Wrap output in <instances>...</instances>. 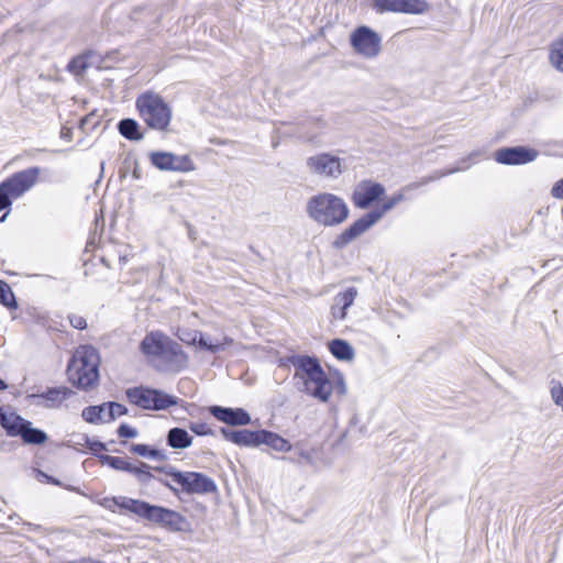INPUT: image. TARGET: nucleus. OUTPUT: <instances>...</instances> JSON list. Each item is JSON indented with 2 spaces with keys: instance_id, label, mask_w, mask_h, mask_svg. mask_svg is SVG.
<instances>
[{
  "instance_id": "1",
  "label": "nucleus",
  "mask_w": 563,
  "mask_h": 563,
  "mask_svg": "<svg viewBox=\"0 0 563 563\" xmlns=\"http://www.w3.org/2000/svg\"><path fill=\"white\" fill-rule=\"evenodd\" d=\"M287 362L294 366V377L302 380V391L327 402L332 394V382L320 365L318 358L309 355L294 354L287 357Z\"/></svg>"
},
{
  "instance_id": "2",
  "label": "nucleus",
  "mask_w": 563,
  "mask_h": 563,
  "mask_svg": "<svg viewBox=\"0 0 563 563\" xmlns=\"http://www.w3.org/2000/svg\"><path fill=\"white\" fill-rule=\"evenodd\" d=\"M308 217L318 225L334 228L344 223L350 217L346 201L331 192H319L306 203Z\"/></svg>"
},
{
  "instance_id": "3",
  "label": "nucleus",
  "mask_w": 563,
  "mask_h": 563,
  "mask_svg": "<svg viewBox=\"0 0 563 563\" xmlns=\"http://www.w3.org/2000/svg\"><path fill=\"white\" fill-rule=\"evenodd\" d=\"M100 356L91 345H81L67 365L68 380L79 389L91 388L99 379Z\"/></svg>"
},
{
  "instance_id": "4",
  "label": "nucleus",
  "mask_w": 563,
  "mask_h": 563,
  "mask_svg": "<svg viewBox=\"0 0 563 563\" xmlns=\"http://www.w3.org/2000/svg\"><path fill=\"white\" fill-rule=\"evenodd\" d=\"M404 200V195L398 192L389 197L379 208L374 209L355 220L345 230L335 236L332 246L342 250L375 225L382 217L390 211L397 203Z\"/></svg>"
},
{
  "instance_id": "5",
  "label": "nucleus",
  "mask_w": 563,
  "mask_h": 563,
  "mask_svg": "<svg viewBox=\"0 0 563 563\" xmlns=\"http://www.w3.org/2000/svg\"><path fill=\"white\" fill-rule=\"evenodd\" d=\"M136 109L145 124L155 131L166 132L172 121V109L154 92H144L136 98Z\"/></svg>"
},
{
  "instance_id": "6",
  "label": "nucleus",
  "mask_w": 563,
  "mask_h": 563,
  "mask_svg": "<svg viewBox=\"0 0 563 563\" xmlns=\"http://www.w3.org/2000/svg\"><path fill=\"white\" fill-rule=\"evenodd\" d=\"M155 471L164 473L173 478L186 494H210L217 490L214 481L198 472H180L172 465L154 467Z\"/></svg>"
},
{
  "instance_id": "7",
  "label": "nucleus",
  "mask_w": 563,
  "mask_h": 563,
  "mask_svg": "<svg viewBox=\"0 0 563 563\" xmlns=\"http://www.w3.org/2000/svg\"><path fill=\"white\" fill-rule=\"evenodd\" d=\"M128 400L144 410H164L177 405V398L159 389L143 386L128 388Z\"/></svg>"
},
{
  "instance_id": "8",
  "label": "nucleus",
  "mask_w": 563,
  "mask_h": 563,
  "mask_svg": "<svg viewBox=\"0 0 563 563\" xmlns=\"http://www.w3.org/2000/svg\"><path fill=\"white\" fill-rule=\"evenodd\" d=\"M354 51L366 58L376 57L382 49V38L377 32L366 25L356 27L350 36Z\"/></svg>"
},
{
  "instance_id": "9",
  "label": "nucleus",
  "mask_w": 563,
  "mask_h": 563,
  "mask_svg": "<svg viewBox=\"0 0 563 563\" xmlns=\"http://www.w3.org/2000/svg\"><path fill=\"white\" fill-rule=\"evenodd\" d=\"M146 520L159 525L161 527L174 532H185L189 530V521L181 514L162 507L151 505Z\"/></svg>"
},
{
  "instance_id": "10",
  "label": "nucleus",
  "mask_w": 563,
  "mask_h": 563,
  "mask_svg": "<svg viewBox=\"0 0 563 563\" xmlns=\"http://www.w3.org/2000/svg\"><path fill=\"white\" fill-rule=\"evenodd\" d=\"M151 164L159 170L191 172L195 164L187 155H176L172 152L156 151L148 154Z\"/></svg>"
},
{
  "instance_id": "11",
  "label": "nucleus",
  "mask_w": 563,
  "mask_h": 563,
  "mask_svg": "<svg viewBox=\"0 0 563 563\" xmlns=\"http://www.w3.org/2000/svg\"><path fill=\"white\" fill-rule=\"evenodd\" d=\"M41 168L37 166L14 173L1 183L13 199L21 197L29 191L37 181Z\"/></svg>"
},
{
  "instance_id": "12",
  "label": "nucleus",
  "mask_w": 563,
  "mask_h": 563,
  "mask_svg": "<svg viewBox=\"0 0 563 563\" xmlns=\"http://www.w3.org/2000/svg\"><path fill=\"white\" fill-rule=\"evenodd\" d=\"M9 437H20L25 444L40 445L47 441V434L32 422L15 413L7 430Z\"/></svg>"
},
{
  "instance_id": "13",
  "label": "nucleus",
  "mask_w": 563,
  "mask_h": 563,
  "mask_svg": "<svg viewBox=\"0 0 563 563\" xmlns=\"http://www.w3.org/2000/svg\"><path fill=\"white\" fill-rule=\"evenodd\" d=\"M385 194V187L371 179L361 180L353 189L351 201L354 207L365 210L378 201Z\"/></svg>"
},
{
  "instance_id": "14",
  "label": "nucleus",
  "mask_w": 563,
  "mask_h": 563,
  "mask_svg": "<svg viewBox=\"0 0 563 563\" xmlns=\"http://www.w3.org/2000/svg\"><path fill=\"white\" fill-rule=\"evenodd\" d=\"M102 465H108L113 470L133 474L141 484H148L153 475L150 472L151 466L144 462H140L139 466L133 465L128 460L108 454L98 455Z\"/></svg>"
},
{
  "instance_id": "15",
  "label": "nucleus",
  "mask_w": 563,
  "mask_h": 563,
  "mask_svg": "<svg viewBox=\"0 0 563 563\" xmlns=\"http://www.w3.org/2000/svg\"><path fill=\"white\" fill-rule=\"evenodd\" d=\"M307 167L312 174L332 179H336L342 174L341 159L329 153L308 157Z\"/></svg>"
},
{
  "instance_id": "16",
  "label": "nucleus",
  "mask_w": 563,
  "mask_h": 563,
  "mask_svg": "<svg viewBox=\"0 0 563 563\" xmlns=\"http://www.w3.org/2000/svg\"><path fill=\"white\" fill-rule=\"evenodd\" d=\"M538 151L525 146L503 147L495 152V159L504 165H522L533 162Z\"/></svg>"
},
{
  "instance_id": "17",
  "label": "nucleus",
  "mask_w": 563,
  "mask_h": 563,
  "mask_svg": "<svg viewBox=\"0 0 563 563\" xmlns=\"http://www.w3.org/2000/svg\"><path fill=\"white\" fill-rule=\"evenodd\" d=\"M157 360L162 362L163 369L178 372L185 367L187 355L180 344L170 339Z\"/></svg>"
},
{
  "instance_id": "18",
  "label": "nucleus",
  "mask_w": 563,
  "mask_h": 563,
  "mask_svg": "<svg viewBox=\"0 0 563 563\" xmlns=\"http://www.w3.org/2000/svg\"><path fill=\"white\" fill-rule=\"evenodd\" d=\"M209 411L217 420L228 426H246L251 422L250 413L243 408L211 406Z\"/></svg>"
},
{
  "instance_id": "19",
  "label": "nucleus",
  "mask_w": 563,
  "mask_h": 563,
  "mask_svg": "<svg viewBox=\"0 0 563 563\" xmlns=\"http://www.w3.org/2000/svg\"><path fill=\"white\" fill-rule=\"evenodd\" d=\"M74 395V391L68 387H51L41 394L29 395L27 398L35 400L34 404L43 406L48 409H56L60 407L64 400Z\"/></svg>"
},
{
  "instance_id": "20",
  "label": "nucleus",
  "mask_w": 563,
  "mask_h": 563,
  "mask_svg": "<svg viewBox=\"0 0 563 563\" xmlns=\"http://www.w3.org/2000/svg\"><path fill=\"white\" fill-rule=\"evenodd\" d=\"M358 290L356 287H347L344 291L338 292L333 297V303L330 308L331 321H343L347 317V309L354 303Z\"/></svg>"
},
{
  "instance_id": "21",
  "label": "nucleus",
  "mask_w": 563,
  "mask_h": 563,
  "mask_svg": "<svg viewBox=\"0 0 563 563\" xmlns=\"http://www.w3.org/2000/svg\"><path fill=\"white\" fill-rule=\"evenodd\" d=\"M223 438L240 446H258L261 430L251 431L247 429L231 430L228 428H221L220 430Z\"/></svg>"
},
{
  "instance_id": "22",
  "label": "nucleus",
  "mask_w": 563,
  "mask_h": 563,
  "mask_svg": "<svg viewBox=\"0 0 563 563\" xmlns=\"http://www.w3.org/2000/svg\"><path fill=\"white\" fill-rule=\"evenodd\" d=\"M169 340L170 338L162 332H151L142 340L141 351L147 356L158 358Z\"/></svg>"
},
{
  "instance_id": "23",
  "label": "nucleus",
  "mask_w": 563,
  "mask_h": 563,
  "mask_svg": "<svg viewBox=\"0 0 563 563\" xmlns=\"http://www.w3.org/2000/svg\"><path fill=\"white\" fill-rule=\"evenodd\" d=\"M106 503H111L113 506L128 510L143 519H146L151 509V504L125 496L112 497L111 499H106Z\"/></svg>"
},
{
  "instance_id": "24",
  "label": "nucleus",
  "mask_w": 563,
  "mask_h": 563,
  "mask_svg": "<svg viewBox=\"0 0 563 563\" xmlns=\"http://www.w3.org/2000/svg\"><path fill=\"white\" fill-rule=\"evenodd\" d=\"M261 444H266L278 452H289L292 448L288 440L267 430H261L260 445Z\"/></svg>"
},
{
  "instance_id": "25",
  "label": "nucleus",
  "mask_w": 563,
  "mask_h": 563,
  "mask_svg": "<svg viewBox=\"0 0 563 563\" xmlns=\"http://www.w3.org/2000/svg\"><path fill=\"white\" fill-rule=\"evenodd\" d=\"M166 442L172 449L180 450L189 448L192 443V438L185 429L176 427L167 432Z\"/></svg>"
},
{
  "instance_id": "26",
  "label": "nucleus",
  "mask_w": 563,
  "mask_h": 563,
  "mask_svg": "<svg viewBox=\"0 0 563 563\" xmlns=\"http://www.w3.org/2000/svg\"><path fill=\"white\" fill-rule=\"evenodd\" d=\"M329 350L339 361H352L355 355L353 346L342 339H334L330 341Z\"/></svg>"
},
{
  "instance_id": "27",
  "label": "nucleus",
  "mask_w": 563,
  "mask_h": 563,
  "mask_svg": "<svg viewBox=\"0 0 563 563\" xmlns=\"http://www.w3.org/2000/svg\"><path fill=\"white\" fill-rule=\"evenodd\" d=\"M119 133L129 141H141L144 134L140 131V125L134 119H122L118 123Z\"/></svg>"
},
{
  "instance_id": "28",
  "label": "nucleus",
  "mask_w": 563,
  "mask_h": 563,
  "mask_svg": "<svg viewBox=\"0 0 563 563\" xmlns=\"http://www.w3.org/2000/svg\"><path fill=\"white\" fill-rule=\"evenodd\" d=\"M192 342L194 343H198L199 347L202 349V350H206V351H209L211 353H218L222 350H224L225 345H231L232 344V339L225 336L223 339V342H211L209 341L208 336L206 334H203L202 332H196L194 339H192Z\"/></svg>"
},
{
  "instance_id": "29",
  "label": "nucleus",
  "mask_w": 563,
  "mask_h": 563,
  "mask_svg": "<svg viewBox=\"0 0 563 563\" xmlns=\"http://www.w3.org/2000/svg\"><path fill=\"white\" fill-rule=\"evenodd\" d=\"M81 417L86 422L100 423L107 421V405L106 402L98 406H88L84 408Z\"/></svg>"
},
{
  "instance_id": "30",
  "label": "nucleus",
  "mask_w": 563,
  "mask_h": 563,
  "mask_svg": "<svg viewBox=\"0 0 563 563\" xmlns=\"http://www.w3.org/2000/svg\"><path fill=\"white\" fill-rule=\"evenodd\" d=\"M549 59L556 70L563 73V35L552 42Z\"/></svg>"
},
{
  "instance_id": "31",
  "label": "nucleus",
  "mask_w": 563,
  "mask_h": 563,
  "mask_svg": "<svg viewBox=\"0 0 563 563\" xmlns=\"http://www.w3.org/2000/svg\"><path fill=\"white\" fill-rule=\"evenodd\" d=\"M130 452L137 454L140 456L150 457L158 461H165L167 459L164 452L153 449L147 444H132L130 446Z\"/></svg>"
},
{
  "instance_id": "32",
  "label": "nucleus",
  "mask_w": 563,
  "mask_h": 563,
  "mask_svg": "<svg viewBox=\"0 0 563 563\" xmlns=\"http://www.w3.org/2000/svg\"><path fill=\"white\" fill-rule=\"evenodd\" d=\"M429 9L426 0H400L399 13L421 14Z\"/></svg>"
},
{
  "instance_id": "33",
  "label": "nucleus",
  "mask_w": 563,
  "mask_h": 563,
  "mask_svg": "<svg viewBox=\"0 0 563 563\" xmlns=\"http://www.w3.org/2000/svg\"><path fill=\"white\" fill-rule=\"evenodd\" d=\"M400 0H373V9L377 13L397 12L399 13Z\"/></svg>"
},
{
  "instance_id": "34",
  "label": "nucleus",
  "mask_w": 563,
  "mask_h": 563,
  "mask_svg": "<svg viewBox=\"0 0 563 563\" xmlns=\"http://www.w3.org/2000/svg\"><path fill=\"white\" fill-rule=\"evenodd\" d=\"M0 302L8 308H16L14 294L3 280H0Z\"/></svg>"
},
{
  "instance_id": "35",
  "label": "nucleus",
  "mask_w": 563,
  "mask_h": 563,
  "mask_svg": "<svg viewBox=\"0 0 563 563\" xmlns=\"http://www.w3.org/2000/svg\"><path fill=\"white\" fill-rule=\"evenodd\" d=\"M283 460H287L295 464H308L313 466L314 465V459L311 452L306 450H297L295 455L289 457H283Z\"/></svg>"
},
{
  "instance_id": "36",
  "label": "nucleus",
  "mask_w": 563,
  "mask_h": 563,
  "mask_svg": "<svg viewBox=\"0 0 563 563\" xmlns=\"http://www.w3.org/2000/svg\"><path fill=\"white\" fill-rule=\"evenodd\" d=\"M107 405V421H113L117 417L128 413V408L122 404L115 401H108Z\"/></svg>"
},
{
  "instance_id": "37",
  "label": "nucleus",
  "mask_w": 563,
  "mask_h": 563,
  "mask_svg": "<svg viewBox=\"0 0 563 563\" xmlns=\"http://www.w3.org/2000/svg\"><path fill=\"white\" fill-rule=\"evenodd\" d=\"M136 157L133 153H128L122 162L121 166L119 168V176L120 178H125L133 169V167L136 165Z\"/></svg>"
},
{
  "instance_id": "38",
  "label": "nucleus",
  "mask_w": 563,
  "mask_h": 563,
  "mask_svg": "<svg viewBox=\"0 0 563 563\" xmlns=\"http://www.w3.org/2000/svg\"><path fill=\"white\" fill-rule=\"evenodd\" d=\"M551 398L554 404L563 410V386L561 383L555 380L551 382Z\"/></svg>"
},
{
  "instance_id": "39",
  "label": "nucleus",
  "mask_w": 563,
  "mask_h": 563,
  "mask_svg": "<svg viewBox=\"0 0 563 563\" xmlns=\"http://www.w3.org/2000/svg\"><path fill=\"white\" fill-rule=\"evenodd\" d=\"M189 429L197 435H212L213 430L206 423L195 421L189 423Z\"/></svg>"
},
{
  "instance_id": "40",
  "label": "nucleus",
  "mask_w": 563,
  "mask_h": 563,
  "mask_svg": "<svg viewBox=\"0 0 563 563\" xmlns=\"http://www.w3.org/2000/svg\"><path fill=\"white\" fill-rule=\"evenodd\" d=\"M87 68V63L82 57L73 58L68 64V69L76 75H81Z\"/></svg>"
},
{
  "instance_id": "41",
  "label": "nucleus",
  "mask_w": 563,
  "mask_h": 563,
  "mask_svg": "<svg viewBox=\"0 0 563 563\" xmlns=\"http://www.w3.org/2000/svg\"><path fill=\"white\" fill-rule=\"evenodd\" d=\"M117 433L120 438H126V439H134L139 435L137 430L126 423L120 424Z\"/></svg>"
},
{
  "instance_id": "42",
  "label": "nucleus",
  "mask_w": 563,
  "mask_h": 563,
  "mask_svg": "<svg viewBox=\"0 0 563 563\" xmlns=\"http://www.w3.org/2000/svg\"><path fill=\"white\" fill-rule=\"evenodd\" d=\"M12 196L0 184V211L9 209L12 205Z\"/></svg>"
},
{
  "instance_id": "43",
  "label": "nucleus",
  "mask_w": 563,
  "mask_h": 563,
  "mask_svg": "<svg viewBox=\"0 0 563 563\" xmlns=\"http://www.w3.org/2000/svg\"><path fill=\"white\" fill-rule=\"evenodd\" d=\"M87 446L91 451L93 455L98 457V453L100 451H107V445L103 442L97 441V440H89L87 439Z\"/></svg>"
},
{
  "instance_id": "44",
  "label": "nucleus",
  "mask_w": 563,
  "mask_h": 563,
  "mask_svg": "<svg viewBox=\"0 0 563 563\" xmlns=\"http://www.w3.org/2000/svg\"><path fill=\"white\" fill-rule=\"evenodd\" d=\"M69 322L70 324L78 330H84L87 328V321L84 317L78 314H71L69 316Z\"/></svg>"
},
{
  "instance_id": "45",
  "label": "nucleus",
  "mask_w": 563,
  "mask_h": 563,
  "mask_svg": "<svg viewBox=\"0 0 563 563\" xmlns=\"http://www.w3.org/2000/svg\"><path fill=\"white\" fill-rule=\"evenodd\" d=\"M332 391L334 390L339 396H343L346 394V384L342 376H339L338 379L332 383Z\"/></svg>"
},
{
  "instance_id": "46",
  "label": "nucleus",
  "mask_w": 563,
  "mask_h": 563,
  "mask_svg": "<svg viewBox=\"0 0 563 563\" xmlns=\"http://www.w3.org/2000/svg\"><path fill=\"white\" fill-rule=\"evenodd\" d=\"M15 412L7 413L3 411V409L0 407V426L7 431L10 422L12 421Z\"/></svg>"
},
{
  "instance_id": "47",
  "label": "nucleus",
  "mask_w": 563,
  "mask_h": 563,
  "mask_svg": "<svg viewBox=\"0 0 563 563\" xmlns=\"http://www.w3.org/2000/svg\"><path fill=\"white\" fill-rule=\"evenodd\" d=\"M551 195L556 199L563 200V177L553 185Z\"/></svg>"
},
{
  "instance_id": "48",
  "label": "nucleus",
  "mask_w": 563,
  "mask_h": 563,
  "mask_svg": "<svg viewBox=\"0 0 563 563\" xmlns=\"http://www.w3.org/2000/svg\"><path fill=\"white\" fill-rule=\"evenodd\" d=\"M440 176H437V177H424L420 183L418 184H411L409 185L410 188H417L418 186L420 185H426L428 184L429 181H432L434 179H438Z\"/></svg>"
},
{
  "instance_id": "49",
  "label": "nucleus",
  "mask_w": 563,
  "mask_h": 563,
  "mask_svg": "<svg viewBox=\"0 0 563 563\" xmlns=\"http://www.w3.org/2000/svg\"><path fill=\"white\" fill-rule=\"evenodd\" d=\"M132 177L136 180L141 179L142 178V174H141V169H140V166H139V162L136 161V165L133 167L132 169Z\"/></svg>"
},
{
  "instance_id": "50",
  "label": "nucleus",
  "mask_w": 563,
  "mask_h": 563,
  "mask_svg": "<svg viewBox=\"0 0 563 563\" xmlns=\"http://www.w3.org/2000/svg\"><path fill=\"white\" fill-rule=\"evenodd\" d=\"M7 388H8L7 383L0 378V391L5 390Z\"/></svg>"
},
{
  "instance_id": "51",
  "label": "nucleus",
  "mask_w": 563,
  "mask_h": 563,
  "mask_svg": "<svg viewBox=\"0 0 563 563\" xmlns=\"http://www.w3.org/2000/svg\"><path fill=\"white\" fill-rule=\"evenodd\" d=\"M163 483V485H165L166 487H168L169 489L174 490V487L170 486L167 482H164V481H161Z\"/></svg>"
},
{
  "instance_id": "52",
  "label": "nucleus",
  "mask_w": 563,
  "mask_h": 563,
  "mask_svg": "<svg viewBox=\"0 0 563 563\" xmlns=\"http://www.w3.org/2000/svg\"><path fill=\"white\" fill-rule=\"evenodd\" d=\"M7 216H8V212H5V213L1 217L0 221H1V222H3V221L5 220V218H7Z\"/></svg>"
},
{
  "instance_id": "53",
  "label": "nucleus",
  "mask_w": 563,
  "mask_h": 563,
  "mask_svg": "<svg viewBox=\"0 0 563 563\" xmlns=\"http://www.w3.org/2000/svg\"><path fill=\"white\" fill-rule=\"evenodd\" d=\"M317 122H318V123H320V124H322V123H323V122H322V120H321L320 118H318V119H317Z\"/></svg>"
}]
</instances>
